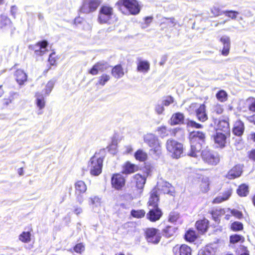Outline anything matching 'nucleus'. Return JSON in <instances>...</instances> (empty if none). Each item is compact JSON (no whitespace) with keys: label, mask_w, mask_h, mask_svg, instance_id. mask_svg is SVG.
Listing matches in <instances>:
<instances>
[{"label":"nucleus","mask_w":255,"mask_h":255,"mask_svg":"<svg viewBox=\"0 0 255 255\" xmlns=\"http://www.w3.org/2000/svg\"><path fill=\"white\" fill-rule=\"evenodd\" d=\"M146 177L140 173L133 175L127 186L128 194L132 197L139 196L143 192Z\"/></svg>","instance_id":"1"},{"label":"nucleus","mask_w":255,"mask_h":255,"mask_svg":"<svg viewBox=\"0 0 255 255\" xmlns=\"http://www.w3.org/2000/svg\"><path fill=\"white\" fill-rule=\"evenodd\" d=\"M105 156V151L104 149H100L91 157L88 167L92 175L96 176L102 173Z\"/></svg>","instance_id":"2"},{"label":"nucleus","mask_w":255,"mask_h":255,"mask_svg":"<svg viewBox=\"0 0 255 255\" xmlns=\"http://www.w3.org/2000/svg\"><path fill=\"white\" fill-rule=\"evenodd\" d=\"M144 142L149 146V152L151 155L159 156L162 152L161 143L154 134H146L144 138Z\"/></svg>","instance_id":"3"},{"label":"nucleus","mask_w":255,"mask_h":255,"mask_svg":"<svg viewBox=\"0 0 255 255\" xmlns=\"http://www.w3.org/2000/svg\"><path fill=\"white\" fill-rule=\"evenodd\" d=\"M120 10L126 8L131 15H135L140 12L141 7L137 0H119L116 3Z\"/></svg>","instance_id":"4"},{"label":"nucleus","mask_w":255,"mask_h":255,"mask_svg":"<svg viewBox=\"0 0 255 255\" xmlns=\"http://www.w3.org/2000/svg\"><path fill=\"white\" fill-rule=\"evenodd\" d=\"M166 148L172 157L175 158H179L183 152L182 144L173 139L167 140Z\"/></svg>","instance_id":"5"},{"label":"nucleus","mask_w":255,"mask_h":255,"mask_svg":"<svg viewBox=\"0 0 255 255\" xmlns=\"http://www.w3.org/2000/svg\"><path fill=\"white\" fill-rule=\"evenodd\" d=\"M201 157L206 163L211 165H216L220 162V156L218 153L208 148H205L201 152Z\"/></svg>","instance_id":"6"},{"label":"nucleus","mask_w":255,"mask_h":255,"mask_svg":"<svg viewBox=\"0 0 255 255\" xmlns=\"http://www.w3.org/2000/svg\"><path fill=\"white\" fill-rule=\"evenodd\" d=\"M114 15L113 8L109 5H102L99 12L98 20L100 24L110 23Z\"/></svg>","instance_id":"7"},{"label":"nucleus","mask_w":255,"mask_h":255,"mask_svg":"<svg viewBox=\"0 0 255 255\" xmlns=\"http://www.w3.org/2000/svg\"><path fill=\"white\" fill-rule=\"evenodd\" d=\"M126 179L121 173H115L112 174L111 179L112 187L117 191L122 190L126 186Z\"/></svg>","instance_id":"8"},{"label":"nucleus","mask_w":255,"mask_h":255,"mask_svg":"<svg viewBox=\"0 0 255 255\" xmlns=\"http://www.w3.org/2000/svg\"><path fill=\"white\" fill-rule=\"evenodd\" d=\"M100 0H83L80 8V12L83 13H89L95 11L100 5Z\"/></svg>","instance_id":"9"},{"label":"nucleus","mask_w":255,"mask_h":255,"mask_svg":"<svg viewBox=\"0 0 255 255\" xmlns=\"http://www.w3.org/2000/svg\"><path fill=\"white\" fill-rule=\"evenodd\" d=\"M144 235L147 241L154 244H157L160 241L161 236L159 230L155 228H146Z\"/></svg>","instance_id":"10"},{"label":"nucleus","mask_w":255,"mask_h":255,"mask_svg":"<svg viewBox=\"0 0 255 255\" xmlns=\"http://www.w3.org/2000/svg\"><path fill=\"white\" fill-rule=\"evenodd\" d=\"M159 202L160 194L159 193V188L157 186H155L149 192V197L147 202V206L148 208L159 207Z\"/></svg>","instance_id":"11"},{"label":"nucleus","mask_w":255,"mask_h":255,"mask_svg":"<svg viewBox=\"0 0 255 255\" xmlns=\"http://www.w3.org/2000/svg\"><path fill=\"white\" fill-rule=\"evenodd\" d=\"M190 107L196 108L195 113L197 120L201 122H205L208 119L207 114L206 113V107L205 104H202L198 107L197 103H193L191 104Z\"/></svg>","instance_id":"12"},{"label":"nucleus","mask_w":255,"mask_h":255,"mask_svg":"<svg viewBox=\"0 0 255 255\" xmlns=\"http://www.w3.org/2000/svg\"><path fill=\"white\" fill-rule=\"evenodd\" d=\"M231 134H227L221 132L217 131L213 136L214 143L218 148H223L226 146L227 139L229 138Z\"/></svg>","instance_id":"13"},{"label":"nucleus","mask_w":255,"mask_h":255,"mask_svg":"<svg viewBox=\"0 0 255 255\" xmlns=\"http://www.w3.org/2000/svg\"><path fill=\"white\" fill-rule=\"evenodd\" d=\"M161 210L159 207H152L146 215V219L151 222L158 221L162 216Z\"/></svg>","instance_id":"14"},{"label":"nucleus","mask_w":255,"mask_h":255,"mask_svg":"<svg viewBox=\"0 0 255 255\" xmlns=\"http://www.w3.org/2000/svg\"><path fill=\"white\" fill-rule=\"evenodd\" d=\"M48 45V43L46 40H42L40 41L37 42L34 45H31L29 46V49L33 50L36 55L38 56H42L46 50L45 49L46 48Z\"/></svg>","instance_id":"15"},{"label":"nucleus","mask_w":255,"mask_h":255,"mask_svg":"<svg viewBox=\"0 0 255 255\" xmlns=\"http://www.w3.org/2000/svg\"><path fill=\"white\" fill-rule=\"evenodd\" d=\"M173 255H191V248L186 244L176 245L172 248Z\"/></svg>","instance_id":"16"},{"label":"nucleus","mask_w":255,"mask_h":255,"mask_svg":"<svg viewBox=\"0 0 255 255\" xmlns=\"http://www.w3.org/2000/svg\"><path fill=\"white\" fill-rule=\"evenodd\" d=\"M139 170L138 166L131 163L129 161H126L122 166V173L123 174H131Z\"/></svg>","instance_id":"17"},{"label":"nucleus","mask_w":255,"mask_h":255,"mask_svg":"<svg viewBox=\"0 0 255 255\" xmlns=\"http://www.w3.org/2000/svg\"><path fill=\"white\" fill-rule=\"evenodd\" d=\"M189 138L190 143H204L205 141L206 134L201 131H193L190 133Z\"/></svg>","instance_id":"18"},{"label":"nucleus","mask_w":255,"mask_h":255,"mask_svg":"<svg viewBox=\"0 0 255 255\" xmlns=\"http://www.w3.org/2000/svg\"><path fill=\"white\" fill-rule=\"evenodd\" d=\"M13 76L16 82L19 86L23 85L27 81L28 75L22 69H17L14 72Z\"/></svg>","instance_id":"19"},{"label":"nucleus","mask_w":255,"mask_h":255,"mask_svg":"<svg viewBox=\"0 0 255 255\" xmlns=\"http://www.w3.org/2000/svg\"><path fill=\"white\" fill-rule=\"evenodd\" d=\"M210 222L205 218L197 220L195 223V227L200 234H204L207 232L209 228Z\"/></svg>","instance_id":"20"},{"label":"nucleus","mask_w":255,"mask_h":255,"mask_svg":"<svg viewBox=\"0 0 255 255\" xmlns=\"http://www.w3.org/2000/svg\"><path fill=\"white\" fill-rule=\"evenodd\" d=\"M233 193V188L231 187L227 188L222 193V196H218L213 199V204H220L223 202L228 200L231 196Z\"/></svg>","instance_id":"21"},{"label":"nucleus","mask_w":255,"mask_h":255,"mask_svg":"<svg viewBox=\"0 0 255 255\" xmlns=\"http://www.w3.org/2000/svg\"><path fill=\"white\" fill-rule=\"evenodd\" d=\"M220 41L223 45V49L221 50V54L225 56L229 54L231 48L230 38L228 36H223L220 39Z\"/></svg>","instance_id":"22"},{"label":"nucleus","mask_w":255,"mask_h":255,"mask_svg":"<svg viewBox=\"0 0 255 255\" xmlns=\"http://www.w3.org/2000/svg\"><path fill=\"white\" fill-rule=\"evenodd\" d=\"M217 130L227 134H231L229 119L221 120L217 125Z\"/></svg>","instance_id":"23"},{"label":"nucleus","mask_w":255,"mask_h":255,"mask_svg":"<svg viewBox=\"0 0 255 255\" xmlns=\"http://www.w3.org/2000/svg\"><path fill=\"white\" fill-rule=\"evenodd\" d=\"M245 125L241 120H237L234 124L232 129V132L234 135L237 136H241L244 133Z\"/></svg>","instance_id":"24"},{"label":"nucleus","mask_w":255,"mask_h":255,"mask_svg":"<svg viewBox=\"0 0 255 255\" xmlns=\"http://www.w3.org/2000/svg\"><path fill=\"white\" fill-rule=\"evenodd\" d=\"M243 170L240 165L233 166L227 173L226 177L229 179H234L240 177L242 174Z\"/></svg>","instance_id":"25"},{"label":"nucleus","mask_w":255,"mask_h":255,"mask_svg":"<svg viewBox=\"0 0 255 255\" xmlns=\"http://www.w3.org/2000/svg\"><path fill=\"white\" fill-rule=\"evenodd\" d=\"M75 194L77 198L81 197L82 195L86 192L87 189V185L82 180L77 181L74 184Z\"/></svg>","instance_id":"26"},{"label":"nucleus","mask_w":255,"mask_h":255,"mask_svg":"<svg viewBox=\"0 0 255 255\" xmlns=\"http://www.w3.org/2000/svg\"><path fill=\"white\" fill-rule=\"evenodd\" d=\"M177 229L175 226L166 225L161 230V235L165 238H170L175 235Z\"/></svg>","instance_id":"27"},{"label":"nucleus","mask_w":255,"mask_h":255,"mask_svg":"<svg viewBox=\"0 0 255 255\" xmlns=\"http://www.w3.org/2000/svg\"><path fill=\"white\" fill-rule=\"evenodd\" d=\"M226 213L224 208H218L213 209L209 211V213L211 215L212 219L217 224L220 223V218Z\"/></svg>","instance_id":"28"},{"label":"nucleus","mask_w":255,"mask_h":255,"mask_svg":"<svg viewBox=\"0 0 255 255\" xmlns=\"http://www.w3.org/2000/svg\"><path fill=\"white\" fill-rule=\"evenodd\" d=\"M210 184V179L207 176H203L199 181V187L202 193H207L209 191Z\"/></svg>","instance_id":"29"},{"label":"nucleus","mask_w":255,"mask_h":255,"mask_svg":"<svg viewBox=\"0 0 255 255\" xmlns=\"http://www.w3.org/2000/svg\"><path fill=\"white\" fill-rule=\"evenodd\" d=\"M18 94L16 92H12L9 93L8 97L4 98L2 101V108H6L10 104H12L15 100L17 99Z\"/></svg>","instance_id":"30"},{"label":"nucleus","mask_w":255,"mask_h":255,"mask_svg":"<svg viewBox=\"0 0 255 255\" xmlns=\"http://www.w3.org/2000/svg\"><path fill=\"white\" fill-rule=\"evenodd\" d=\"M124 69L121 64L114 66L111 70L112 75L116 79H120L125 75Z\"/></svg>","instance_id":"31"},{"label":"nucleus","mask_w":255,"mask_h":255,"mask_svg":"<svg viewBox=\"0 0 255 255\" xmlns=\"http://www.w3.org/2000/svg\"><path fill=\"white\" fill-rule=\"evenodd\" d=\"M184 120V116L183 114L177 112L173 114L170 119V124L171 126L183 124Z\"/></svg>","instance_id":"32"},{"label":"nucleus","mask_w":255,"mask_h":255,"mask_svg":"<svg viewBox=\"0 0 255 255\" xmlns=\"http://www.w3.org/2000/svg\"><path fill=\"white\" fill-rule=\"evenodd\" d=\"M176 25L175 19L174 17H163L160 25L162 28H170L173 27Z\"/></svg>","instance_id":"33"},{"label":"nucleus","mask_w":255,"mask_h":255,"mask_svg":"<svg viewBox=\"0 0 255 255\" xmlns=\"http://www.w3.org/2000/svg\"><path fill=\"white\" fill-rule=\"evenodd\" d=\"M150 69V63L146 60H140L137 63L136 70L142 73H147Z\"/></svg>","instance_id":"34"},{"label":"nucleus","mask_w":255,"mask_h":255,"mask_svg":"<svg viewBox=\"0 0 255 255\" xmlns=\"http://www.w3.org/2000/svg\"><path fill=\"white\" fill-rule=\"evenodd\" d=\"M250 192L249 186L246 183L240 184L237 189V194L241 197L247 196Z\"/></svg>","instance_id":"35"},{"label":"nucleus","mask_w":255,"mask_h":255,"mask_svg":"<svg viewBox=\"0 0 255 255\" xmlns=\"http://www.w3.org/2000/svg\"><path fill=\"white\" fill-rule=\"evenodd\" d=\"M134 157L136 160L139 162H144L147 159L148 155L146 152L139 149L135 152Z\"/></svg>","instance_id":"36"},{"label":"nucleus","mask_w":255,"mask_h":255,"mask_svg":"<svg viewBox=\"0 0 255 255\" xmlns=\"http://www.w3.org/2000/svg\"><path fill=\"white\" fill-rule=\"evenodd\" d=\"M36 104L39 109H42L45 106V100L44 96L40 93L37 92L35 93Z\"/></svg>","instance_id":"37"},{"label":"nucleus","mask_w":255,"mask_h":255,"mask_svg":"<svg viewBox=\"0 0 255 255\" xmlns=\"http://www.w3.org/2000/svg\"><path fill=\"white\" fill-rule=\"evenodd\" d=\"M191 144V149L188 155L191 157H195L197 156V153L200 151L201 148V143Z\"/></svg>","instance_id":"38"},{"label":"nucleus","mask_w":255,"mask_h":255,"mask_svg":"<svg viewBox=\"0 0 255 255\" xmlns=\"http://www.w3.org/2000/svg\"><path fill=\"white\" fill-rule=\"evenodd\" d=\"M185 240L189 242H193L197 238V235L196 232L192 230H188L185 234L184 235Z\"/></svg>","instance_id":"39"},{"label":"nucleus","mask_w":255,"mask_h":255,"mask_svg":"<svg viewBox=\"0 0 255 255\" xmlns=\"http://www.w3.org/2000/svg\"><path fill=\"white\" fill-rule=\"evenodd\" d=\"M11 24L10 19L6 16L0 15V29H6L9 27Z\"/></svg>","instance_id":"40"},{"label":"nucleus","mask_w":255,"mask_h":255,"mask_svg":"<svg viewBox=\"0 0 255 255\" xmlns=\"http://www.w3.org/2000/svg\"><path fill=\"white\" fill-rule=\"evenodd\" d=\"M217 99L221 103H224L228 100V93L224 90H219L216 94Z\"/></svg>","instance_id":"41"},{"label":"nucleus","mask_w":255,"mask_h":255,"mask_svg":"<svg viewBox=\"0 0 255 255\" xmlns=\"http://www.w3.org/2000/svg\"><path fill=\"white\" fill-rule=\"evenodd\" d=\"M230 229L235 232L242 231L244 229V225L239 221H235L231 224Z\"/></svg>","instance_id":"42"},{"label":"nucleus","mask_w":255,"mask_h":255,"mask_svg":"<svg viewBox=\"0 0 255 255\" xmlns=\"http://www.w3.org/2000/svg\"><path fill=\"white\" fill-rule=\"evenodd\" d=\"M19 240L24 243H28L31 241L30 232H22L19 236Z\"/></svg>","instance_id":"43"},{"label":"nucleus","mask_w":255,"mask_h":255,"mask_svg":"<svg viewBox=\"0 0 255 255\" xmlns=\"http://www.w3.org/2000/svg\"><path fill=\"white\" fill-rule=\"evenodd\" d=\"M244 241L245 238L242 235L234 234L230 236V242L231 244H235L240 242L243 243Z\"/></svg>","instance_id":"44"},{"label":"nucleus","mask_w":255,"mask_h":255,"mask_svg":"<svg viewBox=\"0 0 255 255\" xmlns=\"http://www.w3.org/2000/svg\"><path fill=\"white\" fill-rule=\"evenodd\" d=\"M130 215L134 218H142L145 216V212L143 209L140 210H132L130 212Z\"/></svg>","instance_id":"45"},{"label":"nucleus","mask_w":255,"mask_h":255,"mask_svg":"<svg viewBox=\"0 0 255 255\" xmlns=\"http://www.w3.org/2000/svg\"><path fill=\"white\" fill-rule=\"evenodd\" d=\"M103 64L100 62H97L88 71V73L92 75H96L99 73V68Z\"/></svg>","instance_id":"46"},{"label":"nucleus","mask_w":255,"mask_h":255,"mask_svg":"<svg viewBox=\"0 0 255 255\" xmlns=\"http://www.w3.org/2000/svg\"><path fill=\"white\" fill-rule=\"evenodd\" d=\"M110 79V76L106 74H103L99 77L97 83V85L104 86L106 83Z\"/></svg>","instance_id":"47"},{"label":"nucleus","mask_w":255,"mask_h":255,"mask_svg":"<svg viewBox=\"0 0 255 255\" xmlns=\"http://www.w3.org/2000/svg\"><path fill=\"white\" fill-rule=\"evenodd\" d=\"M180 214L175 211L171 212L168 216V220L169 222L175 223L179 219Z\"/></svg>","instance_id":"48"},{"label":"nucleus","mask_w":255,"mask_h":255,"mask_svg":"<svg viewBox=\"0 0 255 255\" xmlns=\"http://www.w3.org/2000/svg\"><path fill=\"white\" fill-rule=\"evenodd\" d=\"M85 249V245L83 243H78L73 247L74 251L79 254H81Z\"/></svg>","instance_id":"49"},{"label":"nucleus","mask_w":255,"mask_h":255,"mask_svg":"<svg viewBox=\"0 0 255 255\" xmlns=\"http://www.w3.org/2000/svg\"><path fill=\"white\" fill-rule=\"evenodd\" d=\"M173 187L171 184L165 182L162 186V190H163L164 193L171 194L173 192Z\"/></svg>","instance_id":"50"},{"label":"nucleus","mask_w":255,"mask_h":255,"mask_svg":"<svg viewBox=\"0 0 255 255\" xmlns=\"http://www.w3.org/2000/svg\"><path fill=\"white\" fill-rule=\"evenodd\" d=\"M58 59L57 56L56 55L55 52L51 53L48 58V61L51 65L55 66L57 65V61Z\"/></svg>","instance_id":"51"},{"label":"nucleus","mask_w":255,"mask_h":255,"mask_svg":"<svg viewBox=\"0 0 255 255\" xmlns=\"http://www.w3.org/2000/svg\"><path fill=\"white\" fill-rule=\"evenodd\" d=\"M247 101H250V103L248 107L249 110L255 113V98L250 97L247 99Z\"/></svg>","instance_id":"52"},{"label":"nucleus","mask_w":255,"mask_h":255,"mask_svg":"<svg viewBox=\"0 0 255 255\" xmlns=\"http://www.w3.org/2000/svg\"><path fill=\"white\" fill-rule=\"evenodd\" d=\"M174 102V98L171 96H167L164 97L162 101V104L165 106H168Z\"/></svg>","instance_id":"53"},{"label":"nucleus","mask_w":255,"mask_h":255,"mask_svg":"<svg viewBox=\"0 0 255 255\" xmlns=\"http://www.w3.org/2000/svg\"><path fill=\"white\" fill-rule=\"evenodd\" d=\"M225 15L232 19H236L239 12L235 10H226L224 12Z\"/></svg>","instance_id":"54"},{"label":"nucleus","mask_w":255,"mask_h":255,"mask_svg":"<svg viewBox=\"0 0 255 255\" xmlns=\"http://www.w3.org/2000/svg\"><path fill=\"white\" fill-rule=\"evenodd\" d=\"M187 125L188 126H189L190 127H191L193 128H203V126L202 125H201L199 123H197L195 121H193V120L189 121L187 122Z\"/></svg>","instance_id":"55"},{"label":"nucleus","mask_w":255,"mask_h":255,"mask_svg":"<svg viewBox=\"0 0 255 255\" xmlns=\"http://www.w3.org/2000/svg\"><path fill=\"white\" fill-rule=\"evenodd\" d=\"M54 84H55V81H54L53 80H51L47 82V83L45 86V92L47 94L49 93L52 90Z\"/></svg>","instance_id":"56"},{"label":"nucleus","mask_w":255,"mask_h":255,"mask_svg":"<svg viewBox=\"0 0 255 255\" xmlns=\"http://www.w3.org/2000/svg\"><path fill=\"white\" fill-rule=\"evenodd\" d=\"M213 112L218 115L222 114L224 112L223 106L219 104L215 105L213 108Z\"/></svg>","instance_id":"57"},{"label":"nucleus","mask_w":255,"mask_h":255,"mask_svg":"<svg viewBox=\"0 0 255 255\" xmlns=\"http://www.w3.org/2000/svg\"><path fill=\"white\" fill-rule=\"evenodd\" d=\"M157 130L162 136H165L168 135L167 129L165 126H161L158 127L157 129Z\"/></svg>","instance_id":"58"},{"label":"nucleus","mask_w":255,"mask_h":255,"mask_svg":"<svg viewBox=\"0 0 255 255\" xmlns=\"http://www.w3.org/2000/svg\"><path fill=\"white\" fill-rule=\"evenodd\" d=\"M163 106L164 105H163V104H157L156 105L155 107V110L158 115L162 114L163 113L164 111Z\"/></svg>","instance_id":"59"},{"label":"nucleus","mask_w":255,"mask_h":255,"mask_svg":"<svg viewBox=\"0 0 255 255\" xmlns=\"http://www.w3.org/2000/svg\"><path fill=\"white\" fill-rule=\"evenodd\" d=\"M232 214L237 219H241L243 218V214L242 212L238 210H232Z\"/></svg>","instance_id":"60"},{"label":"nucleus","mask_w":255,"mask_h":255,"mask_svg":"<svg viewBox=\"0 0 255 255\" xmlns=\"http://www.w3.org/2000/svg\"><path fill=\"white\" fill-rule=\"evenodd\" d=\"M248 157L253 161H255V149H252L248 152Z\"/></svg>","instance_id":"61"},{"label":"nucleus","mask_w":255,"mask_h":255,"mask_svg":"<svg viewBox=\"0 0 255 255\" xmlns=\"http://www.w3.org/2000/svg\"><path fill=\"white\" fill-rule=\"evenodd\" d=\"M83 21V18L80 16L76 17L73 21L74 24L77 25L78 24H80L82 23Z\"/></svg>","instance_id":"62"},{"label":"nucleus","mask_w":255,"mask_h":255,"mask_svg":"<svg viewBox=\"0 0 255 255\" xmlns=\"http://www.w3.org/2000/svg\"><path fill=\"white\" fill-rule=\"evenodd\" d=\"M153 20V16H148L144 18V21L146 24H150Z\"/></svg>","instance_id":"63"},{"label":"nucleus","mask_w":255,"mask_h":255,"mask_svg":"<svg viewBox=\"0 0 255 255\" xmlns=\"http://www.w3.org/2000/svg\"><path fill=\"white\" fill-rule=\"evenodd\" d=\"M248 119L250 123H252L255 125V114L249 116L248 118Z\"/></svg>","instance_id":"64"}]
</instances>
